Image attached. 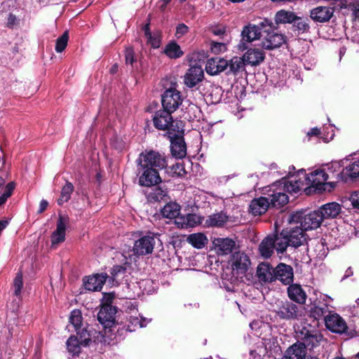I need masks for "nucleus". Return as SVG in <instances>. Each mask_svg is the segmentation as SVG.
<instances>
[{
	"mask_svg": "<svg viewBox=\"0 0 359 359\" xmlns=\"http://www.w3.org/2000/svg\"><path fill=\"white\" fill-rule=\"evenodd\" d=\"M138 170H142L139 177V184L142 187H151L161 182L158 170L167 165L165 158L159 152L151 150L142 153L137 159Z\"/></svg>",
	"mask_w": 359,
	"mask_h": 359,
	"instance_id": "1",
	"label": "nucleus"
},
{
	"mask_svg": "<svg viewBox=\"0 0 359 359\" xmlns=\"http://www.w3.org/2000/svg\"><path fill=\"white\" fill-rule=\"evenodd\" d=\"M323 221V216L320 211L314 210L306 212V210L297 211L291 214L288 218V222L290 225L294 226V229H301V236L306 238L305 231L316 229L318 228Z\"/></svg>",
	"mask_w": 359,
	"mask_h": 359,
	"instance_id": "2",
	"label": "nucleus"
},
{
	"mask_svg": "<svg viewBox=\"0 0 359 359\" xmlns=\"http://www.w3.org/2000/svg\"><path fill=\"white\" fill-rule=\"evenodd\" d=\"M300 229H294L292 225L284 228L280 233H274L273 239H276L275 246L278 254H283L287 247L297 248L304 244L306 238L301 236Z\"/></svg>",
	"mask_w": 359,
	"mask_h": 359,
	"instance_id": "3",
	"label": "nucleus"
},
{
	"mask_svg": "<svg viewBox=\"0 0 359 359\" xmlns=\"http://www.w3.org/2000/svg\"><path fill=\"white\" fill-rule=\"evenodd\" d=\"M299 172L304 174L306 184L309 185L305 189L307 194H310L311 189H314V191L318 193H322L323 191L331 192L337 186V182H327L329 175L324 169H317L309 175H306L304 170H299Z\"/></svg>",
	"mask_w": 359,
	"mask_h": 359,
	"instance_id": "4",
	"label": "nucleus"
},
{
	"mask_svg": "<svg viewBox=\"0 0 359 359\" xmlns=\"http://www.w3.org/2000/svg\"><path fill=\"white\" fill-rule=\"evenodd\" d=\"M173 112L166 110L165 109L156 111L153 116L152 121L154 126L159 130L167 131L168 135H171L172 132H180L182 128V123L175 122L172 114Z\"/></svg>",
	"mask_w": 359,
	"mask_h": 359,
	"instance_id": "5",
	"label": "nucleus"
},
{
	"mask_svg": "<svg viewBox=\"0 0 359 359\" xmlns=\"http://www.w3.org/2000/svg\"><path fill=\"white\" fill-rule=\"evenodd\" d=\"M116 313V306L108 305H102L97 313V320L105 330L109 329V332H119L121 330V325L115 320Z\"/></svg>",
	"mask_w": 359,
	"mask_h": 359,
	"instance_id": "6",
	"label": "nucleus"
},
{
	"mask_svg": "<svg viewBox=\"0 0 359 359\" xmlns=\"http://www.w3.org/2000/svg\"><path fill=\"white\" fill-rule=\"evenodd\" d=\"M160 241L157 234L149 233L135 241L133 252V255L139 257L151 254L156 245V241Z\"/></svg>",
	"mask_w": 359,
	"mask_h": 359,
	"instance_id": "7",
	"label": "nucleus"
},
{
	"mask_svg": "<svg viewBox=\"0 0 359 359\" xmlns=\"http://www.w3.org/2000/svg\"><path fill=\"white\" fill-rule=\"evenodd\" d=\"M183 98L180 91L175 87L165 89L161 95V104L163 109L175 112L182 104Z\"/></svg>",
	"mask_w": 359,
	"mask_h": 359,
	"instance_id": "8",
	"label": "nucleus"
},
{
	"mask_svg": "<svg viewBox=\"0 0 359 359\" xmlns=\"http://www.w3.org/2000/svg\"><path fill=\"white\" fill-rule=\"evenodd\" d=\"M184 129L181 128L178 134L168 135L170 142V152L173 157L182 159L187 155V144L184 138Z\"/></svg>",
	"mask_w": 359,
	"mask_h": 359,
	"instance_id": "9",
	"label": "nucleus"
},
{
	"mask_svg": "<svg viewBox=\"0 0 359 359\" xmlns=\"http://www.w3.org/2000/svg\"><path fill=\"white\" fill-rule=\"evenodd\" d=\"M230 262L232 271L237 276L245 275L251 264L250 257L243 251L234 252Z\"/></svg>",
	"mask_w": 359,
	"mask_h": 359,
	"instance_id": "10",
	"label": "nucleus"
},
{
	"mask_svg": "<svg viewBox=\"0 0 359 359\" xmlns=\"http://www.w3.org/2000/svg\"><path fill=\"white\" fill-rule=\"evenodd\" d=\"M297 337L306 349L312 350L319 346L323 336L316 330H309L304 327L297 332Z\"/></svg>",
	"mask_w": 359,
	"mask_h": 359,
	"instance_id": "11",
	"label": "nucleus"
},
{
	"mask_svg": "<svg viewBox=\"0 0 359 359\" xmlns=\"http://www.w3.org/2000/svg\"><path fill=\"white\" fill-rule=\"evenodd\" d=\"M276 313L281 320H295L302 316V308L292 302L285 301L281 302Z\"/></svg>",
	"mask_w": 359,
	"mask_h": 359,
	"instance_id": "12",
	"label": "nucleus"
},
{
	"mask_svg": "<svg viewBox=\"0 0 359 359\" xmlns=\"http://www.w3.org/2000/svg\"><path fill=\"white\" fill-rule=\"evenodd\" d=\"M279 280L285 285H289L294 280V270L292 266L279 263L275 267L274 282Z\"/></svg>",
	"mask_w": 359,
	"mask_h": 359,
	"instance_id": "13",
	"label": "nucleus"
},
{
	"mask_svg": "<svg viewBox=\"0 0 359 359\" xmlns=\"http://www.w3.org/2000/svg\"><path fill=\"white\" fill-rule=\"evenodd\" d=\"M204 78L203 69L198 65L191 66L184 76V83L188 88L196 86Z\"/></svg>",
	"mask_w": 359,
	"mask_h": 359,
	"instance_id": "14",
	"label": "nucleus"
},
{
	"mask_svg": "<svg viewBox=\"0 0 359 359\" xmlns=\"http://www.w3.org/2000/svg\"><path fill=\"white\" fill-rule=\"evenodd\" d=\"M108 276L106 273L85 276L83 279L84 288L90 291H100L102 288Z\"/></svg>",
	"mask_w": 359,
	"mask_h": 359,
	"instance_id": "15",
	"label": "nucleus"
},
{
	"mask_svg": "<svg viewBox=\"0 0 359 359\" xmlns=\"http://www.w3.org/2000/svg\"><path fill=\"white\" fill-rule=\"evenodd\" d=\"M325 325L329 330L335 333H344L347 329L346 322L337 313H330L325 318Z\"/></svg>",
	"mask_w": 359,
	"mask_h": 359,
	"instance_id": "16",
	"label": "nucleus"
},
{
	"mask_svg": "<svg viewBox=\"0 0 359 359\" xmlns=\"http://www.w3.org/2000/svg\"><path fill=\"white\" fill-rule=\"evenodd\" d=\"M334 8L329 6H317L310 11L309 17L316 22H327L332 18Z\"/></svg>",
	"mask_w": 359,
	"mask_h": 359,
	"instance_id": "17",
	"label": "nucleus"
},
{
	"mask_svg": "<svg viewBox=\"0 0 359 359\" xmlns=\"http://www.w3.org/2000/svg\"><path fill=\"white\" fill-rule=\"evenodd\" d=\"M146 198L149 203L167 202L170 199L168 189L165 186L158 185L152 187L150 191L146 194Z\"/></svg>",
	"mask_w": 359,
	"mask_h": 359,
	"instance_id": "18",
	"label": "nucleus"
},
{
	"mask_svg": "<svg viewBox=\"0 0 359 359\" xmlns=\"http://www.w3.org/2000/svg\"><path fill=\"white\" fill-rule=\"evenodd\" d=\"M275 267L268 262H262L257 267V276L262 283L274 282Z\"/></svg>",
	"mask_w": 359,
	"mask_h": 359,
	"instance_id": "19",
	"label": "nucleus"
},
{
	"mask_svg": "<svg viewBox=\"0 0 359 359\" xmlns=\"http://www.w3.org/2000/svg\"><path fill=\"white\" fill-rule=\"evenodd\" d=\"M69 218L62 215H59L57 222L56 230L52 233L51 243L52 245H57L62 243L65 240L66 223Z\"/></svg>",
	"mask_w": 359,
	"mask_h": 359,
	"instance_id": "20",
	"label": "nucleus"
},
{
	"mask_svg": "<svg viewBox=\"0 0 359 359\" xmlns=\"http://www.w3.org/2000/svg\"><path fill=\"white\" fill-rule=\"evenodd\" d=\"M270 207L269 200L266 197L261 196L251 201L249 211L255 216L264 214Z\"/></svg>",
	"mask_w": 359,
	"mask_h": 359,
	"instance_id": "21",
	"label": "nucleus"
},
{
	"mask_svg": "<svg viewBox=\"0 0 359 359\" xmlns=\"http://www.w3.org/2000/svg\"><path fill=\"white\" fill-rule=\"evenodd\" d=\"M288 297L293 302L304 304L307 295L302 286L297 283H291L287 287Z\"/></svg>",
	"mask_w": 359,
	"mask_h": 359,
	"instance_id": "22",
	"label": "nucleus"
},
{
	"mask_svg": "<svg viewBox=\"0 0 359 359\" xmlns=\"http://www.w3.org/2000/svg\"><path fill=\"white\" fill-rule=\"evenodd\" d=\"M245 64L257 66L265 59V53L259 48H249L243 56Z\"/></svg>",
	"mask_w": 359,
	"mask_h": 359,
	"instance_id": "23",
	"label": "nucleus"
},
{
	"mask_svg": "<svg viewBox=\"0 0 359 359\" xmlns=\"http://www.w3.org/2000/svg\"><path fill=\"white\" fill-rule=\"evenodd\" d=\"M215 248L219 255H226L233 252L236 248V242L229 238H219L214 241Z\"/></svg>",
	"mask_w": 359,
	"mask_h": 359,
	"instance_id": "24",
	"label": "nucleus"
},
{
	"mask_svg": "<svg viewBox=\"0 0 359 359\" xmlns=\"http://www.w3.org/2000/svg\"><path fill=\"white\" fill-rule=\"evenodd\" d=\"M358 177L359 160L351 163L337 174V178L345 182L348 181V179L355 180Z\"/></svg>",
	"mask_w": 359,
	"mask_h": 359,
	"instance_id": "25",
	"label": "nucleus"
},
{
	"mask_svg": "<svg viewBox=\"0 0 359 359\" xmlns=\"http://www.w3.org/2000/svg\"><path fill=\"white\" fill-rule=\"evenodd\" d=\"M285 42V36L278 33H268L267 37L262 41V48L273 50L279 48Z\"/></svg>",
	"mask_w": 359,
	"mask_h": 359,
	"instance_id": "26",
	"label": "nucleus"
},
{
	"mask_svg": "<svg viewBox=\"0 0 359 359\" xmlns=\"http://www.w3.org/2000/svg\"><path fill=\"white\" fill-rule=\"evenodd\" d=\"M276 239H273L271 235L265 237L259 245V252L261 256L265 259L271 257L273 250H276Z\"/></svg>",
	"mask_w": 359,
	"mask_h": 359,
	"instance_id": "27",
	"label": "nucleus"
},
{
	"mask_svg": "<svg viewBox=\"0 0 359 359\" xmlns=\"http://www.w3.org/2000/svg\"><path fill=\"white\" fill-rule=\"evenodd\" d=\"M306 355V349L300 341L290 346L285 351L286 359H304Z\"/></svg>",
	"mask_w": 359,
	"mask_h": 359,
	"instance_id": "28",
	"label": "nucleus"
},
{
	"mask_svg": "<svg viewBox=\"0 0 359 359\" xmlns=\"http://www.w3.org/2000/svg\"><path fill=\"white\" fill-rule=\"evenodd\" d=\"M330 313L328 306L326 304H314L310 309L309 317L318 322L323 320L325 323V318L328 316Z\"/></svg>",
	"mask_w": 359,
	"mask_h": 359,
	"instance_id": "29",
	"label": "nucleus"
},
{
	"mask_svg": "<svg viewBox=\"0 0 359 359\" xmlns=\"http://www.w3.org/2000/svg\"><path fill=\"white\" fill-rule=\"evenodd\" d=\"M241 36L242 41L245 42H252L259 39L261 36L260 27L259 26L249 24L243 27Z\"/></svg>",
	"mask_w": 359,
	"mask_h": 359,
	"instance_id": "30",
	"label": "nucleus"
},
{
	"mask_svg": "<svg viewBox=\"0 0 359 359\" xmlns=\"http://www.w3.org/2000/svg\"><path fill=\"white\" fill-rule=\"evenodd\" d=\"M181 207L176 202H166V204L161 209L162 216L168 219H175L180 217Z\"/></svg>",
	"mask_w": 359,
	"mask_h": 359,
	"instance_id": "31",
	"label": "nucleus"
},
{
	"mask_svg": "<svg viewBox=\"0 0 359 359\" xmlns=\"http://www.w3.org/2000/svg\"><path fill=\"white\" fill-rule=\"evenodd\" d=\"M341 205L336 202L326 203L322 205L318 211L322 212L324 219L337 217L341 212Z\"/></svg>",
	"mask_w": 359,
	"mask_h": 359,
	"instance_id": "32",
	"label": "nucleus"
},
{
	"mask_svg": "<svg viewBox=\"0 0 359 359\" xmlns=\"http://www.w3.org/2000/svg\"><path fill=\"white\" fill-rule=\"evenodd\" d=\"M178 227L187 229L199 224L200 217L196 214H187L186 216H180L175 221Z\"/></svg>",
	"mask_w": 359,
	"mask_h": 359,
	"instance_id": "33",
	"label": "nucleus"
},
{
	"mask_svg": "<svg viewBox=\"0 0 359 359\" xmlns=\"http://www.w3.org/2000/svg\"><path fill=\"white\" fill-rule=\"evenodd\" d=\"M229 217L222 211L214 213L208 217L205 220V225L207 226L222 227L228 221Z\"/></svg>",
	"mask_w": 359,
	"mask_h": 359,
	"instance_id": "34",
	"label": "nucleus"
},
{
	"mask_svg": "<svg viewBox=\"0 0 359 359\" xmlns=\"http://www.w3.org/2000/svg\"><path fill=\"white\" fill-rule=\"evenodd\" d=\"M269 200L270 206L280 208L288 203L289 197L283 192L274 191L272 194L269 195Z\"/></svg>",
	"mask_w": 359,
	"mask_h": 359,
	"instance_id": "35",
	"label": "nucleus"
},
{
	"mask_svg": "<svg viewBox=\"0 0 359 359\" xmlns=\"http://www.w3.org/2000/svg\"><path fill=\"white\" fill-rule=\"evenodd\" d=\"M245 62L243 57L235 56L228 60V71L226 75H237L244 68Z\"/></svg>",
	"mask_w": 359,
	"mask_h": 359,
	"instance_id": "36",
	"label": "nucleus"
},
{
	"mask_svg": "<svg viewBox=\"0 0 359 359\" xmlns=\"http://www.w3.org/2000/svg\"><path fill=\"white\" fill-rule=\"evenodd\" d=\"M297 19V15L292 11L284 9L278 11L275 15L276 24H292Z\"/></svg>",
	"mask_w": 359,
	"mask_h": 359,
	"instance_id": "37",
	"label": "nucleus"
},
{
	"mask_svg": "<svg viewBox=\"0 0 359 359\" xmlns=\"http://www.w3.org/2000/svg\"><path fill=\"white\" fill-rule=\"evenodd\" d=\"M163 53L170 59H177L184 55L180 46L175 41L169 42L165 46Z\"/></svg>",
	"mask_w": 359,
	"mask_h": 359,
	"instance_id": "38",
	"label": "nucleus"
},
{
	"mask_svg": "<svg viewBox=\"0 0 359 359\" xmlns=\"http://www.w3.org/2000/svg\"><path fill=\"white\" fill-rule=\"evenodd\" d=\"M309 22V18L297 16V19L292 23V29L294 32H297L298 35L309 33L310 31Z\"/></svg>",
	"mask_w": 359,
	"mask_h": 359,
	"instance_id": "39",
	"label": "nucleus"
},
{
	"mask_svg": "<svg viewBox=\"0 0 359 359\" xmlns=\"http://www.w3.org/2000/svg\"><path fill=\"white\" fill-rule=\"evenodd\" d=\"M188 242L194 248L201 249L208 243L207 237L202 233L190 234L187 238Z\"/></svg>",
	"mask_w": 359,
	"mask_h": 359,
	"instance_id": "40",
	"label": "nucleus"
},
{
	"mask_svg": "<svg viewBox=\"0 0 359 359\" xmlns=\"http://www.w3.org/2000/svg\"><path fill=\"white\" fill-rule=\"evenodd\" d=\"M67 348L72 356H79L81 353V344L77 337L72 335L69 337L66 342Z\"/></svg>",
	"mask_w": 359,
	"mask_h": 359,
	"instance_id": "41",
	"label": "nucleus"
},
{
	"mask_svg": "<svg viewBox=\"0 0 359 359\" xmlns=\"http://www.w3.org/2000/svg\"><path fill=\"white\" fill-rule=\"evenodd\" d=\"M74 190V187L73 184L67 181L61 189L60 196L57 199V204L62 205L64 203L67 202L70 199Z\"/></svg>",
	"mask_w": 359,
	"mask_h": 359,
	"instance_id": "42",
	"label": "nucleus"
},
{
	"mask_svg": "<svg viewBox=\"0 0 359 359\" xmlns=\"http://www.w3.org/2000/svg\"><path fill=\"white\" fill-rule=\"evenodd\" d=\"M145 320L143 318L140 319L137 316H130L128 319V323L126 325H123L121 327V330L125 329L126 332H133L137 327H143L145 326Z\"/></svg>",
	"mask_w": 359,
	"mask_h": 359,
	"instance_id": "43",
	"label": "nucleus"
},
{
	"mask_svg": "<svg viewBox=\"0 0 359 359\" xmlns=\"http://www.w3.org/2000/svg\"><path fill=\"white\" fill-rule=\"evenodd\" d=\"M77 338L79 339L80 343L83 346H89L90 342L92 341V334L94 330H88L86 328H79L76 330Z\"/></svg>",
	"mask_w": 359,
	"mask_h": 359,
	"instance_id": "44",
	"label": "nucleus"
},
{
	"mask_svg": "<svg viewBox=\"0 0 359 359\" xmlns=\"http://www.w3.org/2000/svg\"><path fill=\"white\" fill-rule=\"evenodd\" d=\"M129 266L128 262L123 265H114L110 271V274L113 280H116L120 278H123L127 272V266Z\"/></svg>",
	"mask_w": 359,
	"mask_h": 359,
	"instance_id": "45",
	"label": "nucleus"
},
{
	"mask_svg": "<svg viewBox=\"0 0 359 359\" xmlns=\"http://www.w3.org/2000/svg\"><path fill=\"white\" fill-rule=\"evenodd\" d=\"M69 39V34L65 31L60 36L56 39L55 51L62 53L67 47Z\"/></svg>",
	"mask_w": 359,
	"mask_h": 359,
	"instance_id": "46",
	"label": "nucleus"
},
{
	"mask_svg": "<svg viewBox=\"0 0 359 359\" xmlns=\"http://www.w3.org/2000/svg\"><path fill=\"white\" fill-rule=\"evenodd\" d=\"M69 322L74 327L75 330L81 328L82 324V316L79 310H74L71 312Z\"/></svg>",
	"mask_w": 359,
	"mask_h": 359,
	"instance_id": "47",
	"label": "nucleus"
},
{
	"mask_svg": "<svg viewBox=\"0 0 359 359\" xmlns=\"http://www.w3.org/2000/svg\"><path fill=\"white\" fill-rule=\"evenodd\" d=\"M170 173L172 177H184L187 174V171L182 163H176L170 168Z\"/></svg>",
	"mask_w": 359,
	"mask_h": 359,
	"instance_id": "48",
	"label": "nucleus"
},
{
	"mask_svg": "<svg viewBox=\"0 0 359 359\" xmlns=\"http://www.w3.org/2000/svg\"><path fill=\"white\" fill-rule=\"evenodd\" d=\"M216 64L215 71L212 72L211 69H209L210 75H217L225 70L228 71V60L224 58H220L216 61Z\"/></svg>",
	"mask_w": 359,
	"mask_h": 359,
	"instance_id": "49",
	"label": "nucleus"
},
{
	"mask_svg": "<svg viewBox=\"0 0 359 359\" xmlns=\"http://www.w3.org/2000/svg\"><path fill=\"white\" fill-rule=\"evenodd\" d=\"M304 183L299 180L287 182L285 184V189L289 192L298 193L302 189Z\"/></svg>",
	"mask_w": 359,
	"mask_h": 359,
	"instance_id": "50",
	"label": "nucleus"
},
{
	"mask_svg": "<svg viewBox=\"0 0 359 359\" xmlns=\"http://www.w3.org/2000/svg\"><path fill=\"white\" fill-rule=\"evenodd\" d=\"M14 294L18 297L21 294V290L23 287L22 274L18 273L13 281Z\"/></svg>",
	"mask_w": 359,
	"mask_h": 359,
	"instance_id": "51",
	"label": "nucleus"
},
{
	"mask_svg": "<svg viewBox=\"0 0 359 359\" xmlns=\"http://www.w3.org/2000/svg\"><path fill=\"white\" fill-rule=\"evenodd\" d=\"M341 164L339 162H332L330 165H327V173H330L332 175V177H334L337 179V182L341 180L340 179L337 178V174L339 173L340 169H341Z\"/></svg>",
	"mask_w": 359,
	"mask_h": 359,
	"instance_id": "52",
	"label": "nucleus"
},
{
	"mask_svg": "<svg viewBox=\"0 0 359 359\" xmlns=\"http://www.w3.org/2000/svg\"><path fill=\"white\" fill-rule=\"evenodd\" d=\"M125 60L126 64H130V65H133V63L136 61L135 56V50L132 46H128L125 50Z\"/></svg>",
	"mask_w": 359,
	"mask_h": 359,
	"instance_id": "53",
	"label": "nucleus"
},
{
	"mask_svg": "<svg viewBox=\"0 0 359 359\" xmlns=\"http://www.w3.org/2000/svg\"><path fill=\"white\" fill-rule=\"evenodd\" d=\"M15 189V183L13 182H11L7 184V188L6 190V193L0 196V206L6 203L8 198H9Z\"/></svg>",
	"mask_w": 359,
	"mask_h": 359,
	"instance_id": "54",
	"label": "nucleus"
},
{
	"mask_svg": "<svg viewBox=\"0 0 359 359\" xmlns=\"http://www.w3.org/2000/svg\"><path fill=\"white\" fill-rule=\"evenodd\" d=\"M211 51L215 54H219L226 50L225 43L212 41L210 46Z\"/></svg>",
	"mask_w": 359,
	"mask_h": 359,
	"instance_id": "55",
	"label": "nucleus"
},
{
	"mask_svg": "<svg viewBox=\"0 0 359 359\" xmlns=\"http://www.w3.org/2000/svg\"><path fill=\"white\" fill-rule=\"evenodd\" d=\"M210 31L215 36H223L226 34V27L222 25H217L210 28Z\"/></svg>",
	"mask_w": 359,
	"mask_h": 359,
	"instance_id": "56",
	"label": "nucleus"
},
{
	"mask_svg": "<svg viewBox=\"0 0 359 359\" xmlns=\"http://www.w3.org/2000/svg\"><path fill=\"white\" fill-rule=\"evenodd\" d=\"M189 32V27L184 23L179 24L176 27L175 36L180 37Z\"/></svg>",
	"mask_w": 359,
	"mask_h": 359,
	"instance_id": "57",
	"label": "nucleus"
},
{
	"mask_svg": "<svg viewBox=\"0 0 359 359\" xmlns=\"http://www.w3.org/2000/svg\"><path fill=\"white\" fill-rule=\"evenodd\" d=\"M350 201L354 208L359 209V190L355 191L351 194Z\"/></svg>",
	"mask_w": 359,
	"mask_h": 359,
	"instance_id": "58",
	"label": "nucleus"
},
{
	"mask_svg": "<svg viewBox=\"0 0 359 359\" xmlns=\"http://www.w3.org/2000/svg\"><path fill=\"white\" fill-rule=\"evenodd\" d=\"M114 295L112 293H105L102 299V305L113 306Z\"/></svg>",
	"mask_w": 359,
	"mask_h": 359,
	"instance_id": "59",
	"label": "nucleus"
},
{
	"mask_svg": "<svg viewBox=\"0 0 359 359\" xmlns=\"http://www.w3.org/2000/svg\"><path fill=\"white\" fill-rule=\"evenodd\" d=\"M148 22L145 24L143 27V31L144 32V35L147 40H151L153 39V36L150 30V18L147 19Z\"/></svg>",
	"mask_w": 359,
	"mask_h": 359,
	"instance_id": "60",
	"label": "nucleus"
},
{
	"mask_svg": "<svg viewBox=\"0 0 359 359\" xmlns=\"http://www.w3.org/2000/svg\"><path fill=\"white\" fill-rule=\"evenodd\" d=\"M18 23V19L13 13H9L7 20V27L13 28Z\"/></svg>",
	"mask_w": 359,
	"mask_h": 359,
	"instance_id": "61",
	"label": "nucleus"
},
{
	"mask_svg": "<svg viewBox=\"0 0 359 359\" xmlns=\"http://www.w3.org/2000/svg\"><path fill=\"white\" fill-rule=\"evenodd\" d=\"M216 60H212V61L209 60L207 65H206V72L208 74L210 75V72L209 69H211L212 72L215 71L216 69Z\"/></svg>",
	"mask_w": 359,
	"mask_h": 359,
	"instance_id": "62",
	"label": "nucleus"
},
{
	"mask_svg": "<svg viewBox=\"0 0 359 359\" xmlns=\"http://www.w3.org/2000/svg\"><path fill=\"white\" fill-rule=\"evenodd\" d=\"M351 11L353 12V15L355 17V18L359 19V2L356 3L355 4H353L351 6Z\"/></svg>",
	"mask_w": 359,
	"mask_h": 359,
	"instance_id": "63",
	"label": "nucleus"
},
{
	"mask_svg": "<svg viewBox=\"0 0 359 359\" xmlns=\"http://www.w3.org/2000/svg\"><path fill=\"white\" fill-rule=\"evenodd\" d=\"M48 205V203L47 201H46L44 199L41 200L40 202L39 209L38 210V212L42 213L43 212H44L46 210Z\"/></svg>",
	"mask_w": 359,
	"mask_h": 359,
	"instance_id": "64",
	"label": "nucleus"
}]
</instances>
